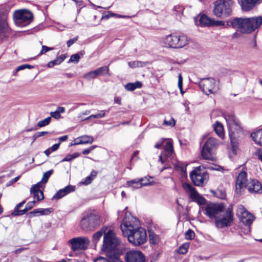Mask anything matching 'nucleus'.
<instances>
[{
  "mask_svg": "<svg viewBox=\"0 0 262 262\" xmlns=\"http://www.w3.org/2000/svg\"><path fill=\"white\" fill-rule=\"evenodd\" d=\"M224 118L228 128L229 136L232 149L235 150L237 148L238 140L245 136V132L239 120L234 115L226 114Z\"/></svg>",
  "mask_w": 262,
  "mask_h": 262,
  "instance_id": "f257e3e1",
  "label": "nucleus"
},
{
  "mask_svg": "<svg viewBox=\"0 0 262 262\" xmlns=\"http://www.w3.org/2000/svg\"><path fill=\"white\" fill-rule=\"evenodd\" d=\"M233 28L236 29L243 33L248 34L254 31L262 24V17L256 16L252 17H235L229 21Z\"/></svg>",
  "mask_w": 262,
  "mask_h": 262,
  "instance_id": "f03ea898",
  "label": "nucleus"
},
{
  "mask_svg": "<svg viewBox=\"0 0 262 262\" xmlns=\"http://www.w3.org/2000/svg\"><path fill=\"white\" fill-rule=\"evenodd\" d=\"M161 43L167 48L180 49L187 45L188 39L186 35L172 33L164 37Z\"/></svg>",
  "mask_w": 262,
  "mask_h": 262,
  "instance_id": "7ed1b4c3",
  "label": "nucleus"
},
{
  "mask_svg": "<svg viewBox=\"0 0 262 262\" xmlns=\"http://www.w3.org/2000/svg\"><path fill=\"white\" fill-rule=\"evenodd\" d=\"M101 223L100 216L96 212H91L83 214L80 221V227L83 230H93Z\"/></svg>",
  "mask_w": 262,
  "mask_h": 262,
  "instance_id": "20e7f679",
  "label": "nucleus"
},
{
  "mask_svg": "<svg viewBox=\"0 0 262 262\" xmlns=\"http://www.w3.org/2000/svg\"><path fill=\"white\" fill-rule=\"evenodd\" d=\"M121 243L120 241L116 236L114 231L110 228L107 229L105 235L103 236V243L102 250L107 252H112L116 254L115 251Z\"/></svg>",
  "mask_w": 262,
  "mask_h": 262,
  "instance_id": "39448f33",
  "label": "nucleus"
},
{
  "mask_svg": "<svg viewBox=\"0 0 262 262\" xmlns=\"http://www.w3.org/2000/svg\"><path fill=\"white\" fill-rule=\"evenodd\" d=\"M233 2L231 0H219L214 3L213 14L220 18L230 16Z\"/></svg>",
  "mask_w": 262,
  "mask_h": 262,
  "instance_id": "423d86ee",
  "label": "nucleus"
},
{
  "mask_svg": "<svg viewBox=\"0 0 262 262\" xmlns=\"http://www.w3.org/2000/svg\"><path fill=\"white\" fill-rule=\"evenodd\" d=\"M123 235L127 237L128 242L135 246L142 245L147 241L146 231L141 227H137Z\"/></svg>",
  "mask_w": 262,
  "mask_h": 262,
  "instance_id": "0eeeda50",
  "label": "nucleus"
},
{
  "mask_svg": "<svg viewBox=\"0 0 262 262\" xmlns=\"http://www.w3.org/2000/svg\"><path fill=\"white\" fill-rule=\"evenodd\" d=\"M220 144L221 142L215 138H208L202 147L201 154L203 158L214 161L215 151Z\"/></svg>",
  "mask_w": 262,
  "mask_h": 262,
  "instance_id": "6e6552de",
  "label": "nucleus"
},
{
  "mask_svg": "<svg viewBox=\"0 0 262 262\" xmlns=\"http://www.w3.org/2000/svg\"><path fill=\"white\" fill-rule=\"evenodd\" d=\"M233 207L230 205L225 212L223 211L215 221V225L217 228H224L231 226L233 221Z\"/></svg>",
  "mask_w": 262,
  "mask_h": 262,
  "instance_id": "1a4fd4ad",
  "label": "nucleus"
},
{
  "mask_svg": "<svg viewBox=\"0 0 262 262\" xmlns=\"http://www.w3.org/2000/svg\"><path fill=\"white\" fill-rule=\"evenodd\" d=\"M13 17L15 24L18 27H23L32 21L33 15L29 10H20L14 12Z\"/></svg>",
  "mask_w": 262,
  "mask_h": 262,
  "instance_id": "9d476101",
  "label": "nucleus"
},
{
  "mask_svg": "<svg viewBox=\"0 0 262 262\" xmlns=\"http://www.w3.org/2000/svg\"><path fill=\"white\" fill-rule=\"evenodd\" d=\"M193 183L197 186H202L209 179L208 174L201 169V166L196 167L190 174Z\"/></svg>",
  "mask_w": 262,
  "mask_h": 262,
  "instance_id": "9b49d317",
  "label": "nucleus"
},
{
  "mask_svg": "<svg viewBox=\"0 0 262 262\" xmlns=\"http://www.w3.org/2000/svg\"><path fill=\"white\" fill-rule=\"evenodd\" d=\"M139 224V221L138 219L132 216L130 214H125L122 223L120 225L123 235L138 227Z\"/></svg>",
  "mask_w": 262,
  "mask_h": 262,
  "instance_id": "f8f14e48",
  "label": "nucleus"
},
{
  "mask_svg": "<svg viewBox=\"0 0 262 262\" xmlns=\"http://www.w3.org/2000/svg\"><path fill=\"white\" fill-rule=\"evenodd\" d=\"M200 88L206 95H209L217 92V88L216 85L215 80L212 78L203 79L199 83Z\"/></svg>",
  "mask_w": 262,
  "mask_h": 262,
  "instance_id": "ddd939ff",
  "label": "nucleus"
},
{
  "mask_svg": "<svg viewBox=\"0 0 262 262\" xmlns=\"http://www.w3.org/2000/svg\"><path fill=\"white\" fill-rule=\"evenodd\" d=\"M224 208L222 204L211 203L208 204L205 209L204 213L210 219L215 221L220 217V215L224 211Z\"/></svg>",
  "mask_w": 262,
  "mask_h": 262,
  "instance_id": "4468645a",
  "label": "nucleus"
},
{
  "mask_svg": "<svg viewBox=\"0 0 262 262\" xmlns=\"http://www.w3.org/2000/svg\"><path fill=\"white\" fill-rule=\"evenodd\" d=\"M183 187L185 191L189 193L190 198L199 204L204 205L206 203V199L200 195L190 184L184 183L183 184Z\"/></svg>",
  "mask_w": 262,
  "mask_h": 262,
  "instance_id": "2eb2a0df",
  "label": "nucleus"
},
{
  "mask_svg": "<svg viewBox=\"0 0 262 262\" xmlns=\"http://www.w3.org/2000/svg\"><path fill=\"white\" fill-rule=\"evenodd\" d=\"M236 214L240 221L246 225H251L254 220L253 216L243 205L238 207Z\"/></svg>",
  "mask_w": 262,
  "mask_h": 262,
  "instance_id": "dca6fc26",
  "label": "nucleus"
},
{
  "mask_svg": "<svg viewBox=\"0 0 262 262\" xmlns=\"http://www.w3.org/2000/svg\"><path fill=\"white\" fill-rule=\"evenodd\" d=\"M73 251L79 249L84 250L87 248L89 244V240L86 237H80L72 238L69 242Z\"/></svg>",
  "mask_w": 262,
  "mask_h": 262,
  "instance_id": "f3484780",
  "label": "nucleus"
},
{
  "mask_svg": "<svg viewBox=\"0 0 262 262\" xmlns=\"http://www.w3.org/2000/svg\"><path fill=\"white\" fill-rule=\"evenodd\" d=\"M125 259L126 262H145V258L143 254L140 251L132 250L125 254Z\"/></svg>",
  "mask_w": 262,
  "mask_h": 262,
  "instance_id": "a211bd4d",
  "label": "nucleus"
},
{
  "mask_svg": "<svg viewBox=\"0 0 262 262\" xmlns=\"http://www.w3.org/2000/svg\"><path fill=\"white\" fill-rule=\"evenodd\" d=\"M9 32L6 16L4 14L0 15V40L7 37Z\"/></svg>",
  "mask_w": 262,
  "mask_h": 262,
  "instance_id": "6ab92c4d",
  "label": "nucleus"
},
{
  "mask_svg": "<svg viewBox=\"0 0 262 262\" xmlns=\"http://www.w3.org/2000/svg\"><path fill=\"white\" fill-rule=\"evenodd\" d=\"M40 182H38L32 186L30 189L31 194L33 195V198L38 202L44 199L43 192L40 190Z\"/></svg>",
  "mask_w": 262,
  "mask_h": 262,
  "instance_id": "aec40b11",
  "label": "nucleus"
},
{
  "mask_svg": "<svg viewBox=\"0 0 262 262\" xmlns=\"http://www.w3.org/2000/svg\"><path fill=\"white\" fill-rule=\"evenodd\" d=\"M246 188L250 193H260L262 191L261 184L256 180H252L246 185Z\"/></svg>",
  "mask_w": 262,
  "mask_h": 262,
  "instance_id": "412c9836",
  "label": "nucleus"
},
{
  "mask_svg": "<svg viewBox=\"0 0 262 262\" xmlns=\"http://www.w3.org/2000/svg\"><path fill=\"white\" fill-rule=\"evenodd\" d=\"M74 190V186L68 185L64 188L59 190L53 196L52 200H59Z\"/></svg>",
  "mask_w": 262,
  "mask_h": 262,
  "instance_id": "4be33fe9",
  "label": "nucleus"
},
{
  "mask_svg": "<svg viewBox=\"0 0 262 262\" xmlns=\"http://www.w3.org/2000/svg\"><path fill=\"white\" fill-rule=\"evenodd\" d=\"M247 173L245 171L240 172L236 179V189H241L243 187H246L247 185Z\"/></svg>",
  "mask_w": 262,
  "mask_h": 262,
  "instance_id": "5701e85b",
  "label": "nucleus"
},
{
  "mask_svg": "<svg viewBox=\"0 0 262 262\" xmlns=\"http://www.w3.org/2000/svg\"><path fill=\"white\" fill-rule=\"evenodd\" d=\"M260 0H241V6L244 11H249L259 3Z\"/></svg>",
  "mask_w": 262,
  "mask_h": 262,
  "instance_id": "b1692460",
  "label": "nucleus"
},
{
  "mask_svg": "<svg viewBox=\"0 0 262 262\" xmlns=\"http://www.w3.org/2000/svg\"><path fill=\"white\" fill-rule=\"evenodd\" d=\"M53 211L52 208H38L28 213L29 217H32L37 215H47Z\"/></svg>",
  "mask_w": 262,
  "mask_h": 262,
  "instance_id": "393cba45",
  "label": "nucleus"
},
{
  "mask_svg": "<svg viewBox=\"0 0 262 262\" xmlns=\"http://www.w3.org/2000/svg\"><path fill=\"white\" fill-rule=\"evenodd\" d=\"M212 23V19L209 18L206 15H202L199 18H195V24L200 27H206L211 26Z\"/></svg>",
  "mask_w": 262,
  "mask_h": 262,
  "instance_id": "a878e982",
  "label": "nucleus"
},
{
  "mask_svg": "<svg viewBox=\"0 0 262 262\" xmlns=\"http://www.w3.org/2000/svg\"><path fill=\"white\" fill-rule=\"evenodd\" d=\"M213 128L217 135L223 139L225 137V132L222 124L219 121H216L213 125Z\"/></svg>",
  "mask_w": 262,
  "mask_h": 262,
  "instance_id": "bb28decb",
  "label": "nucleus"
},
{
  "mask_svg": "<svg viewBox=\"0 0 262 262\" xmlns=\"http://www.w3.org/2000/svg\"><path fill=\"white\" fill-rule=\"evenodd\" d=\"M251 137L256 144L262 146V129L251 133Z\"/></svg>",
  "mask_w": 262,
  "mask_h": 262,
  "instance_id": "cd10ccee",
  "label": "nucleus"
},
{
  "mask_svg": "<svg viewBox=\"0 0 262 262\" xmlns=\"http://www.w3.org/2000/svg\"><path fill=\"white\" fill-rule=\"evenodd\" d=\"M107 228L103 227L100 230L94 233L92 236V242L95 245L97 244L100 238L103 235H105V232H106Z\"/></svg>",
  "mask_w": 262,
  "mask_h": 262,
  "instance_id": "c85d7f7f",
  "label": "nucleus"
},
{
  "mask_svg": "<svg viewBox=\"0 0 262 262\" xmlns=\"http://www.w3.org/2000/svg\"><path fill=\"white\" fill-rule=\"evenodd\" d=\"M142 84L140 81H137L133 83H128L125 85L124 88L128 91H133L137 89L142 87Z\"/></svg>",
  "mask_w": 262,
  "mask_h": 262,
  "instance_id": "c756f323",
  "label": "nucleus"
},
{
  "mask_svg": "<svg viewBox=\"0 0 262 262\" xmlns=\"http://www.w3.org/2000/svg\"><path fill=\"white\" fill-rule=\"evenodd\" d=\"M97 76H110L109 68L107 66H103L95 70Z\"/></svg>",
  "mask_w": 262,
  "mask_h": 262,
  "instance_id": "7c9ffc66",
  "label": "nucleus"
},
{
  "mask_svg": "<svg viewBox=\"0 0 262 262\" xmlns=\"http://www.w3.org/2000/svg\"><path fill=\"white\" fill-rule=\"evenodd\" d=\"M127 187H130L133 190L139 189L142 187V184L139 179H134L127 181L126 183Z\"/></svg>",
  "mask_w": 262,
  "mask_h": 262,
  "instance_id": "2f4dec72",
  "label": "nucleus"
},
{
  "mask_svg": "<svg viewBox=\"0 0 262 262\" xmlns=\"http://www.w3.org/2000/svg\"><path fill=\"white\" fill-rule=\"evenodd\" d=\"M105 115V110H101L99 111L96 114H94L90 115L88 117L85 119V120L92 119H97V118H102L104 117Z\"/></svg>",
  "mask_w": 262,
  "mask_h": 262,
  "instance_id": "473e14b6",
  "label": "nucleus"
},
{
  "mask_svg": "<svg viewBox=\"0 0 262 262\" xmlns=\"http://www.w3.org/2000/svg\"><path fill=\"white\" fill-rule=\"evenodd\" d=\"M128 65L131 68L143 67L146 66V63L140 61H133L128 62Z\"/></svg>",
  "mask_w": 262,
  "mask_h": 262,
  "instance_id": "72a5a7b5",
  "label": "nucleus"
},
{
  "mask_svg": "<svg viewBox=\"0 0 262 262\" xmlns=\"http://www.w3.org/2000/svg\"><path fill=\"white\" fill-rule=\"evenodd\" d=\"M163 125L165 126L173 127L176 125V121L173 117H166L163 121Z\"/></svg>",
  "mask_w": 262,
  "mask_h": 262,
  "instance_id": "f704fd0d",
  "label": "nucleus"
},
{
  "mask_svg": "<svg viewBox=\"0 0 262 262\" xmlns=\"http://www.w3.org/2000/svg\"><path fill=\"white\" fill-rule=\"evenodd\" d=\"M35 204V201H33L31 202H28L25 209L23 210H20V211L19 212V214H25L27 211L31 209L34 206Z\"/></svg>",
  "mask_w": 262,
  "mask_h": 262,
  "instance_id": "c9c22d12",
  "label": "nucleus"
},
{
  "mask_svg": "<svg viewBox=\"0 0 262 262\" xmlns=\"http://www.w3.org/2000/svg\"><path fill=\"white\" fill-rule=\"evenodd\" d=\"M173 146L171 142H167L164 146V152L167 153L169 156H171L173 154Z\"/></svg>",
  "mask_w": 262,
  "mask_h": 262,
  "instance_id": "e433bc0d",
  "label": "nucleus"
},
{
  "mask_svg": "<svg viewBox=\"0 0 262 262\" xmlns=\"http://www.w3.org/2000/svg\"><path fill=\"white\" fill-rule=\"evenodd\" d=\"M189 247V244L188 243H185L180 247L178 252L180 254H185L187 252Z\"/></svg>",
  "mask_w": 262,
  "mask_h": 262,
  "instance_id": "4c0bfd02",
  "label": "nucleus"
},
{
  "mask_svg": "<svg viewBox=\"0 0 262 262\" xmlns=\"http://www.w3.org/2000/svg\"><path fill=\"white\" fill-rule=\"evenodd\" d=\"M51 121V117H48L37 122V126L39 127H42L49 124Z\"/></svg>",
  "mask_w": 262,
  "mask_h": 262,
  "instance_id": "58836bf2",
  "label": "nucleus"
},
{
  "mask_svg": "<svg viewBox=\"0 0 262 262\" xmlns=\"http://www.w3.org/2000/svg\"><path fill=\"white\" fill-rule=\"evenodd\" d=\"M53 170L51 169L46 172L42 176V179L40 182V183H43L44 184L46 183L51 175L53 173ZM41 185V184H40Z\"/></svg>",
  "mask_w": 262,
  "mask_h": 262,
  "instance_id": "ea45409f",
  "label": "nucleus"
},
{
  "mask_svg": "<svg viewBox=\"0 0 262 262\" xmlns=\"http://www.w3.org/2000/svg\"><path fill=\"white\" fill-rule=\"evenodd\" d=\"M96 72L95 70L90 71L83 75V78L87 80H91V79L97 78Z\"/></svg>",
  "mask_w": 262,
  "mask_h": 262,
  "instance_id": "a19ab883",
  "label": "nucleus"
},
{
  "mask_svg": "<svg viewBox=\"0 0 262 262\" xmlns=\"http://www.w3.org/2000/svg\"><path fill=\"white\" fill-rule=\"evenodd\" d=\"M149 242L151 244L154 245H157L159 242V237L157 235L154 234V233H149Z\"/></svg>",
  "mask_w": 262,
  "mask_h": 262,
  "instance_id": "79ce46f5",
  "label": "nucleus"
},
{
  "mask_svg": "<svg viewBox=\"0 0 262 262\" xmlns=\"http://www.w3.org/2000/svg\"><path fill=\"white\" fill-rule=\"evenodd\" d=\"M151 177L147 178L146 177L139 179L141 184H142V187L143 186L151 185L152 182L150 181Z\"/></svg>",
  "mask_w": 262,
  "mask_h": 262,
  "instance_id": "37998d69",
  "label": "nucleus"
},
{
  "mask_svg": "<svg viewBox=\"0 0 262 262\" xmlns=\"http://www.w3.org/2000/svg\"><path fill=\"white\" fill-rule=\"evenodd\" d=\"M169 156L167 153L163 152L160 155L159 161L161 163L164 164L168 161V157Z\"/></svg>",
  "mask_w": 262,
  "mask_h": 262,
  "instance_id": "c03bdc74",
  "label": "nucleus"
},
{
  "mask_svg": "<svg viewBox=\"0 0 262 262\" xmlns=\"http://www.w3.org/2000/svg\"><path fill=\"white\" fill-rule=\"evenodd\" d=\"M81 138L84 144L92 143L94 141L92 137L88 135L82 136Z\"/></svg>",
  "mask_w": 262,
  "mask_h": 262,
  "instance_id": "a18cd8bd",
  "label": "nucleus"
},
{
  "mask_svg": "<svg viewBox=\"0 0 262 262\" xmlns=\"http://www.w3.org/2000/svg\"><path fill=\"white\" fill-rule=\"evenodd\" d=\"M25 203V201H24L21 202H20V203H19L15 208V209H14V212H13V214L14 215H21V214H19L18 213H19V212L20 211V210H19V209L21 207L24 205V204Z\"/></svg>",
  "mask_w": 262,
  "mask_h": 262,
  "instance_id": "49530a36",
  "label": "nucleus"
},
{
  "mask_svg": "<svg viewBox=\"0 0 262 262\" xmlns=\"http://www.w3.org/2000/svg\"><path fill=\"white\" fill-rule=\"evenodd\" d=\"M194 236V232L189 229L185 234V237L186 239H192Z\"/></svg>",
  "mask_w": 262,
  "mask_h": 262,
  "instance_id": "de8ad7c7",
  "label": "nucleus"
},
{
  "mask_svg": "<svg viewBox=\"0 0 262 262\" xmlns=\"http://www.w3.org/2000/svg\"><path fill=\"white\" fill-rule=\"evenodd\" d=\"M41 48H42L39 54V55L44 54L46 53H47V52L53 50V48L48 47L46 46H42Z\"/></svg>",
  "mask_w": 262,
  "mask_h": 262,
  "instance_id": "09e8293b",
  "label": "nucleus"
},
{
  "mask_svg": "<svg viewBox=\"0 0 262 262\" xmlns=\"http://www.w3.org/2000/svg\"><path fill=\"white\" fill-rule=\"evenodd\" d=\"M33 68V66H31V65H30V64H23V65H21L19 67H18L16 69V71H20V70H24L26 68H28L29 69H32Z\"/></svg>",
  "mask_w": 262,
  "mask_h": 262,
  "instance_id": "8fccbe9b",
  "label": "nucleus"
},
{
  "mask_svg": "<svg viewBox=\"0 0 262 262\" xmlns=\"http://www.w3.org/2000/svg\"><path fill=\"white\" fill-rule=\"evenodd\" d=\"M80 59L79 54H75L71 56L70 62H78Z\"/></svg>",
  "mask_w": 262,
  "mask_h": 262,
  "instance_id": "3c124183",
  "label": "nucleus"
},
{
  "mask_svg": "<svg viewBox=\"0 0 262 262\" xmlns=\"http://www.w3.org/2000/svg\"><path fill=\"white\" fill-rule=\"evenodd\" d=\"M61 63L58 61V60L57 59V58L55 59V60H53L52 61H50L48 63V67L49 68H52L55 65H58L59 64H60Z\"/></svg>",
  "mask_w": 262,
  "mask_h": 262,
  "instance_id": "603ef678",
  "label": "nucleus"
},
{
  "mask_svg": "<svg viewBox=\"0 0 262 262\" xmlns=\"http://www.w3.org/2000/svg\"><path fill=\"white\" fill-rule=\"evenodd\" d=\"M178 87L180 89V90L181 91V93H183L182 92V86H183V78L182 76V75L181 73L179 74L178 76Z\"/></svg>",
  "mask_w": 262,
  "mask_h": 262,
  "instance_id": "864d4df0",
  "label": "nucleus"
},
{
  "mask_svg": "<svg viewBox=\"0 0 262 262\" xmlns=\"http://www.w3.org/2000/svg\"><path fill=\"white\" fill-rule=\"evenodd\" d=\"M93 180V178H92L91 176H88L86 177L82 182L81 183L84 185H88L90 184L92 180Z\"/></svg>",
  "mask_w": 262,
  "mask_h": 262,
  "instance_id": "5fc2aeb1",
  "label": "nucleus"
},
{
  "mask_svg": "<svg viewBox=\"0 0 262 262\" xmlns=\"http://www.w3.org/2000/svg\"><path fill=\"white\" fill-rule=\"evenodd\" d=\"M50 114L51 118L53 117L56 119H60L61 117V115L59 114L57 111H55V112H50Z\"/></svg>",
  "mask_w": 262,
  "mask_h": 262,
  "instance_id": "6e6d98bb",
  "label": "nucleus"
},
{
  "mask_svg": "<svg viewBox=\"0 0 262 262\" xmlns=\"http://www.w3.org/2000/svg\"><path fill=\"white\" fill-rule=\"evenodd\" d=\"M212 23L211 26H224L225 25L224 21L222 20H214V19H212Z\"/></svg>",
  "mask_w": 262,
  "mask_h": 262,
  "instance_id": "4d7b16f0",
  "label": "nucleus"
},
{
  "mask_svg": "<svg viewBox=\"0 0 262 262\" xmlns=\"http://www.w3.org/2000/svg\"><path fill=\"white\" fill-rule=\"evenodd\" d=\"M79 144H84L82 140L81 139V137L75 139L74 140V142L71 145H79Z\"/></svg>",
  "mask_w": 262,
  "mask_h": 262,
  "instance_id": "13d9d810",
  "label": "nucleus"
},
{
  "mask_svg": "<svg viewBox=\"0 0 262 262\" xmlns=\"http://www.w3.org/2000/svg\"><path fill=\"white\" fill-rule=\"evenodd\" d=\"M77 40V37L69 40L67 41V46L68 47H71L73 43H74Z\"/></svg>",
  "mask_w": 262,
  "mask_h": 262,
  "instance_id": "bf43d9fd",
  "label": "nucleus"
},
{
  "mask_svg": "<svg viewBox=\"0 0 262 262\" xmlns=\"http://www.w3.org/2000/svg\"><path fill=\"white\" fill-rule=\"evenodd\" d=\"M107 262H122L120 259L114 256V257H111Z\"/></svg>",
  "mask_w": 262,
  "mask_h": 262,
  "instance_id": "052dcab7",
  "label": "nucleus"
},
{
  "mask_svg": "<svg viewBox=\"0 0 262 262\" xmlns=\"http://www.w3.org/2000/svg\"><path fill=\"white\" fill-rule=\"evenodd\" d=\"M175 167L179 168L182 171H185L186 170V167L181 165V164L179 162L175 165Z\"/></svg>",
  "mask_w": 262,
  "mask_h": 262,
  "instance_id": "680f3d73",
  "label": "nucleus"
},
{
  "mask_svg": "<svg viewBox=\"0 0 262 262\" xmlns=\"http://www.w3.org/2000/svg\"><path fill=\"white\" fill-rule=\"evenodd\" d=\"M72 160H73L72 155H67L65 158H64L61 160V162L71 161Z\"/></svg>",
  "mask_w": 262,
  "mask_h": 262,
  "instance_id": "e2e57ef3",
  "label": "nucleus"
},
{
  "mask_svg": "<svg viewBox=\"0 0 262 262\" xmlns=\"http://www.w3.org/2000/svg\"><path fill=\"white\" fill-rule=\"evenodd\" d=\"M59 145H60V143H58V144H54L51 148H50L51 149V150H52V151H55L58 148H59Z\"/></svg>",
  "mask_w": 262,
  "mask_h": 262,
  "instance_id": "0e129e2a",
  "label": "nucleus"
},
{
  "mask_svg": "<svg viewBox=\"0 0 262 262\" xmlns=\"http://www.w3.org/2000/svg\"><path fill=\"white\" fill-rule=\"evenodd\" d=\"M49 132H40L37 133L36 137H42L45 135L48 134Z\"/></svg>",
  "mask_w": 262,
  "mask_h": 262,
  "instance_id": "69168bd1",
  "label": "nucleus"
},
{
  "mask_svg": "<svg viewBox=\"0 0 262 262\" xmlns=\"http://www.w3.org/2000/svg\"><path fill=\"white\" fill-rule=\"evenodd\" d=\"M66 57V56L65 55H61V56L58 57L57 58L58 60V61L60 63H61L62 62H63L64 60Z\"/></svg>",
  "mask_w": 262,
  "mask_h": 262,
  "instance_id": "338daca9",
  "label": "nucleus"
},
{
  "mask_svg": "<svg viewBox=\"0 0 262 262\" xmlns=\"http://www.w3.org/2000/svg\"><path fill=\"white\" fill-rule=\"evenodd\" d=\"M257 156L259 160L262 162V149H260L257 152Z\"/></svg>",
  "mask_w": 262,
  "mask_h": 262,
  "instance_id": "774afa93",
  "label": "nucleus"
}]
</instances>
